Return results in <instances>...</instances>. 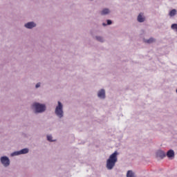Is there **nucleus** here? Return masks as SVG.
I'll list each match as a JSON object with an SVG mask.
<instances>
[{
    "mask_svg": "<svg viewBox=\"0 0 177 177\" xmlns=\"http://www.w3.org/2000/svg\"><path fill=\"white\" fill-rule=\"evenodd\" d=\"M118 156V152L115 151L113 153H112L109 159L106 160V168L107 169H113L114 167H115V162L118 161V158H117Z\"/></svg>",
    "mask_w": 177,
    "mask_h": 177,
    "instance_id": "obj_1",
    "label": "nucleus"
},
{
    "mask_svg": "<svg viewBox=\"0 0 177 177\" xmlns=\"http://www.w3.org/2000/svg\"><path fill=\"white\" fill-rule=\"evenodd\" d=\"M32 106L35 109L36 113H44L46 110V106L39 103H35Z\"/></svg>",
    "mask_w": 177,
    "mask_h": 177,
    "instance_id": "obj_2",
    "label": "nucleus"
},
{
    "mask_svg": "<svg viewBox=\"0 0 177 177\" xmlns=\"http://www.w3.org/2000/svg\"><path fill=\"white\" fill-rule=\"evenodd\" d=\"M55 114L59 118H62V117H63V104H62V102H60V101L58 102V106H57L55 109Z\"/></svg>",
    "mask_w": 177,
    "mask_h": 177,
    "instance_id": "obj_3",
    "label": "nucleus"
},
{
    "mask_svg": "<svg viewBox=\"0 0 177 177\" xmlns=\"http://www.w3.org/2000/svg\"><path fill=\"white\" fill-rule=\"evenodd\" d=\"M1 162L4 167H9L10 165V160H9V158L6 156H2L1 158Z\"/></svg>",
    "mask_w": 177,
    "mask_h": 177,
    "instance_id": "obj_4",
    "label": "nucleus"
},
{
    "mask_svg": "<svg viewBox=\"0 0 177 177\" xmlns=\"http://www.w3.org/2000/svg\"><path fill=\"white\" fill-rule=\"evenodd\" d=\"M27 153H28V149L26 148V149H21L19 151H15L12 153L11 156H19L20 154H27Z\"/></svg>",
    "mask_w": 177,
    "mask_h": 177,
    "instance_id": "obj_5",
    "label": "nucleus"
},
{
    "mask_svg": "<svg viewBox=\"0 0 177 177\" xmlns=\"http://www.w3.org/2000/svg\"><path fill=\"white\" fill-rule=\"evenodd\" d=\"M98 97H100V99H104L106 97V91H104V89H101L98 93H97Z\"/></svg>",
    "mask_w": 177,
    "mask_h": 177,
    "instance_id": "obj_6",
    "label": "nucleus"
},
{
    "mask_svg": "<svg viewBox=\"0 0 177 177\" xmlns=\"http://www.w3.org/2000/svg\"><path fill=\"white\" fill-rule=\"evenodd\" d=\"M35 26H37V25L34 22H28L26 24H25V27L26 28H34V27H35Z\"/></svg>",
    "mask_w": 177,
    "mask_h": 177,
    "instance_id": "obj_7",
    "label": "nucleus"
},
{
    "mask_svg": "<svg viewBox=\"0 0 177 177\" xmlns=\"http://www.w3.org/2000/svg\"><path fill=\"white\" fill-rule=\"evenodd\" d=\"M167 156L169 158H171V157H174L175 156V152H174V150L170 149L167 151Z\"/></svg>",
    "mask_w": 177,
    "mask_h": 177,
    "instance_id": "obj_8",
    "label": "nucleus"
},
{
    "mask_svg": "<svg viewBox=\"0 0 177 177\" xmlns=\"http://www.w3.org/2000/svg\"><path fill=\"white\" fill-rule=\"evenodd\" d=\"M138 21H139V23H143V21H145V17H143L142 13L139 14L138 17Z\"/></svg>",
    "mask_w": 177,
    "mask_h": 177,
    "instance_id": "obj_9",
    "label": "nucleus"
},
{
    "mask_svg": "<svg viewBox=\"0 0 177 177\" xmlns=\"http://www.w3.org/2000/svg\"><path fill=\"white\" fill-rule=\"evenodd\" d=\"M157 156L158 157H160V158H164V157H165V152L162 151H158L157 152Z\"/></svg>",
    "mask_w": 177,
    "mask_h": 177,
    "instance_id": "obj_10",
    "label": "nucleus"
},
{
    "mask_svg": "<svg viewBox=\"0 0 177 177\" xmlns=\"http://www.w3.org/2000/svg\"><path fill=\"white\" fill-rule=\"evenodd\" d=\"M127 177H135V174H133V171L129 170L127 174Z\"/></svg>",
    "mask_w": 177,
    "mask_h": 177,
    "instance_id": "obj_11",
    "label": "nucleus"
},
{
    "mask_svg": "<svg viewBox=\"0 0 177 177\" xmlns=\"http://www.w3.org/2000/svg\"><path fill=\"white\" fill-rule=\"evenodd\" d=\"M110 13V10L107 8H104L102 12H101V15H109Z\"/></svg>",
    "mask_w": 177,
    "mask_h": 177,
    "instance_id": "obj_12",
    "label": "nucleus"
},
{
    "mask_svg": "<svg viewBox=\"0 0 177 177\" xmlns=\"http://www.w3.org/2000/svg\"><path fill=\"white\" fill-rule=\"evenodd\" d=\"M146 44H153V42H156V39L153 38H150L149 39L145 40Z\"/></svg>",
    "mask_w": 177,
    "mask_h": 177,
    "instance_id": "obj_13",
    "label": "nucleus"
},
{
    "mask_svg": "<svg viewBox=\"0 0 177 177\" xmlns=\"http://www.w3.org/2000/svg\"><path fill=\"white\" fill-rule=\"evenodd\" d=\"M169 16L171 17H173V16H175V15H176V10H175V9H173V10H171L170 12H169Z\"/></svg>",
    "mask_w": 177,
    "mask_h": 177,
    "instance_id": "obj_14",
    "label": "nucleus"
},
{
    "mask_svg": "<svg viewBox=\"0 0 177 177\" xmlns=\"http://www.w3.org/2000/svg\"><path fill=\"white\" fill-rule=\"evenodd\" d=\"M96 39H97V41H99L100 42H103V38L102 37H97Z\"/></svg>",
    "mask_w": 177,
    "mask_h": 177,
    "instance_id": "obj_15",
    "label": "nucleus"
},
{
    "mask_svg": "<svg viewBox=\"0 0 177 177\" xmlns=\"http://www.w3.org/2000/svg\"><path fill=\"white\" fill-rule=\"evenodd\" d=\"M47 140H48L49 142H53V140H52V136H47Z\"/></svg>",
    "mask_w": 177,
    "mask_h": 177,
    "instance_id": "obj_16",
    "label": "nucleus"
},
{
    "mask_svg": "<svg viewBox=\"0 0 177 177\" xmlns=\"http://www.w3.org/2000/svg\"><path fill=\"white\" fill-rule=\"evenodd\" d=\"M111 20H110V19H108L107 20V24H108V26H110V24H111Z\"/></svg>",
    "mask_w": 177,
    "mask_h": 177,
    "instance_id": "obj_17",
    "label": "nucleus"
},
{
    "mask_svg": "<svg viewBox=\"0 0 177 177\" xmlns=\"http://www.w3.org/2000/svg\"><path fill=\"white\" fill-rule=\"evenodd\" d=\"M35 86L36 88H39L41 86V83H37Z\"/></svg>",
    "mask_w": 177,
    "mask_h": 177,
    "instance_id": "obj_18",
    "label": "nucleus"
},
{
    "mask_svg": "<svg viewBox=\"0 0 177 177\" xmlns=\"http://www.w3.org/2000/svg\"><path fill=\"white\" fill-rule=\"evenodd\" d=\"M103 26H106V24H103Z\"/></svg>",
    "mask_w": 177,
    "mask_h": 177,
    "instance_id": "obj_19",
    "label": "nucleus"
}]
</instances>
